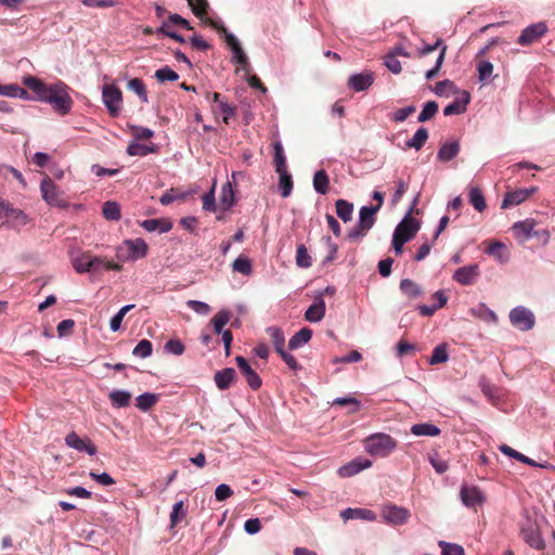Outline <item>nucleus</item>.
Listing matches in <instances>:
<instances>
[{"instance_id": "obj_1", "label": "nucleus", "mask_w": 555, "mask_h": 555, "mask_svg": "<svg viewBox=\"0 0 555 555\" xmlns=\"http://www.w3.org/2000/svg\"><path fill=\"white\" fill-rule=\"evenodd\" d=\"M24 85L36 93L40 101L51 104L57 114L64 116L70 112L74 102L68 93L69 88L64 82L47 85L34 76H28L24 78Z\"/></svg>"}, {"instance_id": "obj_2", "label": "nucleus", "mask_w": 555, "mask_h": 555, "mask_svg": "<svg viewBox=\"0 0 555 555\" xmlns=\"http://www.w3.org/2000/svg\"><path fill=\"white\" fill-rule=\"evenodd\" d=\"M398 442L390 435L376 433L363 440L364 450L372 456L386 457L397 449Z\"/></svg>"}, {"instance_id": "obj_3", "label": "nucleus", "mask_w": 555, "mask_h": 555, "mask_svg": "<svg viewBox=\"0 0 555 555\" xmlns=\"http://www.w3.org/2000/svg\"><path fill=\"white\" fill-rule=\"evenodd\" d=\"M378 211V207L363 206L359 212V222L357 227L348 233L350 241H357L366 235L375 223V215Z\"/></svg>"}, {"instance_id": "obj_4", "label": "nucleus", "mask_w": 555, "mask_h": 555, "mask_svg": "<svg viewBox=\"0 0 555 555\" xmlns=\"http://www.w3.org/2000/svg\"><path fill=\"white\" fill-rule=\"evenodd\" d=\"M103 102L112 117H117L120 113L122 93L115 85H105L102 90Z\"/></svg>"}, {"instance_id": "obj_5", "label": "nucleus", "mask_w": 555, "mask_h": 555, "mask_svg": "<svg viewBox=\"0 0 555 555\" xmlns=\"http://www.w3.org/2000/svg\"><path fill=\"white\" fill-rule=\"evenodd\" d=\"M548 28L544 22L531 24L526 27L517 39V43L522 47H528L538 42L546 33Z\"/></svg>"}, {"instance_id": "obj_6", "label": "nucleus", "mask_w": 555, "mask_h": 555, "mask_svg": "<svg viewBox=\"0 0 555 555\" xmlns=\"http://www.w3.org/2000/svg\"><path fill=\"white\" fill-rule=\"evenodd\" d=\"M520 532L525 542L532 548L539 551L545 548V542L542 539L539 526L535 522L527 520L526 524L522 525Z\"/></svg>"}, {"instance_id": "obj_7", "label": "nucleus", "mask_w": 555, "mask_h": 555, "mask_svg": "<svg viewBox=\"0 0 555 555\" xmlns=\"http://www.w3.org/2000/svg\"><path fill=\"white\" fill-rule=\"evenodd\" d=\"M511 323L520 331H529L534 326L533 313L524 307L514 308L509 312Z\"/></svg>"}, {"instance_id": "obj_8", "label": "nucleus", "mask_w": 555, "mask_h": 555, "mask_svg": "<svg viewBox=\"0 0 555 555\" xmlns=\"http://www.w3.org/2000/svg\"><path fill=\"white\" fill-rule=\"evenodd\" d=\"M40 190L42 198L51 206L61 207L64 205V201L61 196V191L57 185L48 176L41 181Z\"/></svg>"}, {"instance_id": "obj_9", "label": "nucleus", "mask_w": 555, "mask_h": 555, "mask_svg": "<svg viewBox=\"0 0 555 555\" xmlns=\"http://www.w3.org/2000/svg\"><path fill=\"white\" fill-rule=\"evenodd\" d=\"M420 228L421 224L418 220L410 216H405L396 227L393 235L401 240L404 238L405 242H409L416 235Z\"/></svg>"}, {"instance_id": "obj_10", "label": "nucleus", "mask_w": 555, "mask_h": 555, "mask_svg": "<svg viewBox=\"0 0 555 555\" xmlns=\"http://www.w3.org/2000/svg\"><path fill=\"white\" fill-rule=\"evenodd\" d=\"M101 262V257L92 256L90 253H83L73 260V266L78 273L98 272Z\"/></svg>"}, {"instance_id": "obj_11", "label": "nucleus", "mask_w": 555, "mask_h": 555, "mask_svg": "<svg viewBox=\"0 0 555 555\" xmlns=\"http://www.w3.org/2000/svg\"><path fill=\"white\" fill-rule=\"evenodd\" d=\"M67 447L73 448L79 452H86L89 455H94L98 452L95 444L89 438H80L75 431L69 433L65 437Z\"/></svg>"}, {"instance_id": "obj_12", "label": "nucleus", "mask_w": 555, "mask_h": 555, "mask_svg": "<svg viewBox=\"0 0 555 555\" xmlns=\"http://www.w3.org/2000/svg\"><path fill=\"white\" fill-rule=\"evenodd\" d=\"M235 362L237 364L238 370L245 376L247 384L253 390H258L261 387V378L260 376L253 370L247 360L237 356L235 358Z\"/></svg>"}, {"instance_id": "obj_13", "label": "nucleus", "mask_w": 555, "mask_h": 555, "mask_svg": "<svg viewBox=\"0 0 555 555\" xmlns=\"http://www.w3.org/2000/svg\"><path fill=\"white\" fill-rule=\"evenodd\" d=\"M537 191V186H531L529 189H518L507 192L504 196L501 207L505 209L511 206L519 205L528 199L531 195H533Z\"/></svg>"}, {"instance_id": "obj_14", "label": "nucleus", "mask_w": 555, "mask_h": 555, "mask_svg": "<svg viewBox=\"0 0 555 555\" xmlns=\"http://www.w3.org/2000/svg\"><path fill=\"white\" fill-rule=\"evenodd\" d=\"M225 42L228 43V46L231 48V50L233 52V61L236 62L237 64H240L246 73H249L250 65L248 62V57L245 54V52L243 51L236 37L233 34H227Z\"/></svg>"}, {"instance_id": "obj_15", "label": "nucleus", "mask_w": 555, "mask_h": 555, "mask_svg": "<svg viewBox=\"0 0 555 555\" xmlns=\"http://www.w3.org/2000/svg\"><path fill=\"white\" fill-rule=\"evenodd\" d=\"M535 224L534 220L526 219L514 223L512 230L517 240L525 242L539 234V232L534 230Z\"/></svg>"}, {"instance_id": "obj_16", "label": "nucleus", "mask_w": 555, "mask_h": 555, "mask_svg": "<svg viewBox=\"0 0 555 555\" xmlns=\"http://www.w3.org/2000/svg\"><path fill=\"white\" fill-rule=\"evenodd\" d=\"M479 275V267L478 264L474 263L459 268L453 274V280L461 285L467 286L472 285Z\"/></svg>"}, {"instance_id": "obj_17", "label": "nucleus", "mask_w": 555, "mask_h": 555, "mask_svg": "<svg viewBox=\"0 0 555 555\" xmlns=\"http://www.w3.org/2000/svg\"><path fill=\"white\" fill-rule=\"evenodd\" d=\"M384 518L393 525H403L410 518V512L396 505L386 506L383 511Z\"/></svg>"}, {"instance_id": "obj_18", "label": "nucleus", "mask_w": 555, "mask_h": 555, "mask_svg": "<svg viewBox=\"0 0 555 555\" xmlns=\"http://www.w3.org/2000/svg\"><path fill=\"white\" fill-rule=\"evenodd\" d=\"M461 499L467 507H475L483 503L485 498L477 487L464 486L461 489Z\"/></svg>"}, {"instance_id": "obj_19", "label": "nucleus", "mask_w": 555, "mask_h": 555, "mask_svg": "<svg viewBox=\"0 0 555 555\" xmlns=\"http://www.w3.org/2000/svg\"><path fill=\"white\" fill-rule=\"evenodd\" d=\"M374 75L371 72L352 75L348 80V86L357 92L364 91L373 85Z\"/></svg>"}, {"instance_id": "obj_20", "label": "nucleus", "mask_w": 555, "mask_h": 555, "mask_svg": "<svg viewBox=\"0 0 555 555\" xmlns=\"http://www.w3.org/2000/svg\"><path fill=\"white\" fill-rule=\"evenodd\" d=\"M125 246L128 251V257L133 260L143 258L147 254V244L142 238L127 240L125 241Z\"/></svg>"}, {"instance_id": "obj_21", "label": "nucleus", "mask_w": 555, "mask_h": 555, "mask_svg": "<svg viewBox=\"0 0 555 555\" xmlns=\"http://www.w3.org/2000/svg\"><path fill=\"white\" fill-rule=\"evenodd\" d=\"M236 378V372L232 367H225L217 371L214 376V380L220 390L228 389Z\"/></svg>"}, {"instance_id": "obj_22", "label": "nucleus", "mask_w": 555, "mask_h": 555, "mask_svg": "<svg viewBox=\"0 0 555 555\" xmlns=\"http://www.w3.org/2000/svg\"><path fill=\"white\" fill-rule=\"evenodd\" d=\"M488 244L486 253L494 257L500 263H505L508 260V251L506 246L501 242H486Z\"/></svg>"}, {"instance_id": "obj_23", "label": "nucleus", "mask_w": 555, "mask_h": 555, "mask_svg": "<svg viewBox=\"0 0 555 555\" xmlns=\"http://www.w3.org/2000/svg\"><path fill=\"white\" fill-rule=\"evenodd\" d=\"M325 315V302L323 299L315 300L305 312L308 322H320Z\"/></svg>"}, {"instance_id": "obj_24", "label": "nucleus", "mask_w": 555, "mask_h": 555, "mask_svg": "<svg viewBox=\"0 0 555 555\" xmlns=\"http://www.w3.org/2000/svg\"><path fill=\"white\" fill-rule=\"evenodd\" d=\"M219 202L220 208L223 211L229 210L235 204V194L231 182H227L222 185Z\"/></svg>"}, {"instance_id": "obj_25", "label": "nucleus", "mask_w": 555, "mask_h": 555, "mask_svg": "<svg viewBox=\"0 0 555 555\" xmlns=\"http://www.w3.org/2000/svg\"><path fill=\"white\" fill-rule=\"evenodd\" d=\"M141 225L149 232L159 231L160 233H166L172 228V223L164 218L146 219L141 223Z\"/></svg>"}, {"instance_id": "obj_26", "label": "nucleus", "mask_w": 555, "mask_h": 555, "mask_svg": "<svg viewBox=\"0 0 555 555\" xmlns=\"http://www.w3.org/2000/svg\"><path fill=\"white\" fill-rule=\"evenodd\" d=\"M340 516L344 520L349 519H366V520H374L375 514L371 509L365 508H346L340 513Z\"/></svg>"}, {"instance_id": "obj_27", "label": "nucleus", "mask_w": 555, "mask_h": 555, "mask_svg": "<svg viewBox=\"0 0 555 555\" xmlns=\"http://www.w3.org/2000/svg\"><path fill=\"white\" fill-rule=\"evenodd\" d=\"M460 152V143L457 141L443 143L437 154L440 162H449L453 159Z\"/></svg>"}, {"instance_id": "obj_28", "label": "nucleus", "mask_w": 555, "mask_h": 555, "mask_svg": "<svg viewBox=\"0 0 555 555\" xmlns=\"http://www.w3.org/2000/svg\"><path fill=\"white\" fill-rule=\"evenodd\" d=\"M11 223L13 228H22L28 223L27 215L17 208H14L9 204V209L7 215L4 216Z\"/></svg>"}, {"instance_id": "obj_29", "label": "nucleus", "mask_w": 555, "mask_h": 555, "mask_svg": "<svg viewBox=\"0 0 555 555\" xmlns=\"http://www.w3.org/2000/svg\"><path fill=\"white\" fill-rule=\"evenodd\" d=\"M371 465H372V462L369 460H365L364 462L352 461V462L348 463L347 465L341 466L339 468L338 473L341 477H350V476H353V475L360 473L361 470H363L365 468L371 467Z\"/></svg>"}, {"instance_id": "obj_30", "label": "nucleus", "mask_w": 555, "mask_h": 555, "mask_svg": "<svg viewBox=\"0 0 555 555\" xmlns=\"http://www.w3.org/2000/svg\"><path fill=\"white\" fill-rule=\"evenodd\" d=\"M468 102H469V94L467 92H464L463 99L455 100L452 103L448 104L443 109V114L446 116L463 114L466 111V105L468 104Z\"/></svg>"}, {"instance_id": "obj_31", "label": "nucleus", "mask_w": 555, "mask_h": 555, "mask_svg": "<svg viewBox=\"0 0 555 555\" xmlns=\"http://www.w3.org/2000/svg\"><path fill=\"white\" fill-rule=\"evenodd\" d=\"M400 291L411 299L418 298L423 295L422 287L410 279L401 280Z\"/></svg>"}, {"instance_id": "obj_32", "label": "nucleus", "mask_w": 555, "mask_h": 555, "mask_svg": "<svg viewBox=\"0 0 555 555\" xmlns=\"http://www.w3.org/2000/svg\"><path fill=\"white\" fill-rule=\"evenodd\" d=\"M108 398L114 408H126L130 404L131 393L126 390H113L109 392Z\"/></svg>"}, {"instance_id": "obj_33", "label": "nucleus", "mask_w": 555, "mask_h": 555, "mask_svg": "<svg viewBox=\"0 0 555 555\" xmlns=\"http://www.w3.org/2000/svg\"><path fill=\"white\" fill-rule=\"evenodd\" d=\"M411 433L415 436H429V437H437L440 435L441 430L439 427H437L434 424L430 423H421V424H414L411 427Z\"/></svg>"}, {"instance_id": "obj_34", "label": "nucleus", "mask_w": 555, "mask_h": 555, "mask_svg": "<svg viewBox=\"0 0 555 555\" xmlns=\"http://www.w3.org/2000/svg\"><path fill=\"white\" fill-rule=\"evenodd\" d=\"M312 337V331L308 327H304L298 331L288 341V347L292 350L298 349L307 344Z\"/></svg>"}, {"instance_id": "obj_35", "label": "nucleus", "mask_w": 555, "mask_h": 555, "mask_svg": "<svg viewBox=\"0 0 555 555\" xmlns=\"http://www.w3.org/2000/svg\"><path fill=\"white\" fill-rule=\"evenodd\" d=\"M313 188L322 195H325L330 190V179L325 170L321 169L314 173Z\"/></svg>"}, {"instance_id": "obj_36", "label": "nucleus", "mask_w": 555, "mask_h": 555, "mask_svg": "<svg viewBox=\"0 0 555 555\" xmlns=\"http://www.w3.org/2000/svg\"><path fill=\"white\" fill-rule=\"evenodd\" d=\"M280 176L279 180V190L281 191V195L285 198L288 197L293 191V179L287 169H283L282 171H276Z\"/></svg>"}, {"instance_id": "obj_37", "label": "nucleus", "mask_w": 555, "mask_h": 555, "mask_svg": "<svg viewBox=\"0 0 555 555\" xmlns=\"http://www.w3.org/2000/svg\"><path fill=\"white\" fill-rule=\"evenodd\" d=\"M336 214L344 221L348 222L352 219L353 204L346 199H337L335 203Z\"/></svg>"}, {"instance_id": "obj_38", "label": "nucleus", "mask_w": 555, "mask_h": 555, "mask_svg": "<svg viewBox=\"0 0 555 555\" xmlns=\"http://www.w3.org/2000/svg\"><path fill=\"white\" fill-rule=\"evenodd\" d=\"M267 334L271 338V343L274 345L275 351H282L285 346V336L283 331L276 326H269L266 330Z\"/></svg>"}, {"instance_id": "obj_39", "label": "nucleus", "mask_w": 555, "mask_h": 555, "mask_svg": "<svg viewBox=\"0 0 555 555\" xmlns=\"http://www.w3.org/2000/svg\"><path fill=\"white\" fill-rule=\"evenodd\" d=\"M469 203L474 208L481 212L486 209L487 204L482 191L479 188H472L469 191Z\"/></svg>"}, {"instance_id": "obj_40", "label": "nucleus", "mask_w": 555, "mask_h": 555, "mask_svg": "<svg viewBox=\"0 0 555 555\" xmlns=\"http://www.w3.org/2000/svg\"><path fill=\"white\" fill-rule=\"evenodd\" d=\"M127 87L129 90L137 93L142 102L146 103L149 101L147 91L142 79L132 78L128 81Z\"/></svg>"}, {"instance_id": "obj_41", "label": "nucleus", "mask_w": 555, "mask_h": 555, "mask_svg": "<svg viewBox=\"0 0 555 555\" xmlns=\"http://www.w3.org/2000/svg\"><path fill=\"white\" fill-rule=\"evenodd\" d=\"M102 212L105 219L117 221L120 219V207L116 202H105L102 207Z\"/></svg>"}, {"instance_id": "obj_42", "label": "nucleus", "mask_w": 555, "mask_h": 555, "mask_svg": "<svg viewBox=\"0 0 555 555\" xmlns=\"http://www.w3.org/2000/svg\"><path fill=\"white\" fill-rule=\"evenodd\" d=\"M158 400V397L157 395L155 393H150V392H145V393H142L140 395L139 397H137L135 399V405L138 409H140L141 411H147L150 410L153 405L156 404Z\"/></svg>"}, {"instance_id": "obj_43", "label": "nucleus", "mask_w": 555, "mask_h": 555, "mask_svg": "<svg viewBox=\"0 0 555 555\" xmlns=\"http://www.w3.org/2000/svg\"><path fill=\"white\" fill-rule=\"evenodd\" d=\"M428 139V131L425 128H420L414 133L413 138L406 142L408 147L421 150Z\"/></svg>"}, {"instance_id": "obj_44", "label": "nucleus", "mask_w": 555, "mask_h": 555, "mask_svg": "<svg viewBox=\"0 0 555 555\" xmlns=\"http://www.w3.org/2000/svg\"><path fill=\"white\" fill-rule=\"evenodd\" d=\"M448 359H449V354H448V350H447V345L440 344L434 348L431 357L429 359V363L431 365L441 364V363L447 362Z\"/></svg>"}, {"instance_id": "obj_45", "label": "nucleus", "mask_w": 555, "mask_h": 555, "mask_svg": "<svg viewBox=\"0 0 555 555\" xmlns=\"http://www.w3.org/2000/svg\"><path fill=\"white\" fill-rule=\"evenodd\" d=\"M274 149V167L275 171H282L286 168V157L284 154L283 145L280 141L274 142L273 144Z\"/></svg>"}, {"instance_id": "obj_46", "label": "nucleus", "mask_w": 555, "mask_h": 555, "mask_svg": "<svg viewBox=\"0 0 555 555\" xmlns=\"http://www.w3.org/2000/svg\"><path fill=\"white\" fill-rule=\"evenodd\" d=\"M296 264L300 268H310L312 266V258L304 244L297 246Z\"/></svg>"}, {"instance_id": "obj_47", "label": "nucleus", "mask_w": 555, "mask_h": 555, "mask_svg": "<svg viewBox=\"0 0 555 555\" xmlns=\"http://www.w3.org/2000/svg\"><path fill=\"white\" fill-rule=\"evenodd\" d=\"M232 268H233V271L240 272L244 275H250L253 272V267H251L250 260L243 255L238 256L234 260Z\"/></svg>"}, {"instance_id": "obj_48", "label": "nucleus", "mask_w": 555, "mask_h": 555, "mask_svg": "<svg viewBox=\"0 0 555 555\" xmlns=\"http://www.w3.org/2000/svg\"><path fill=\"white\" fill-rule=\"evenodd\" d=\"M438 104L435 101H428L422 112L420 113L417 120L418 122H425L429 119H431L437 113H438Z\"/></svg>"}, {"instance_id": "obj_49", "label": "nucleus", "mask_w": 555, "mask_h": 555, "mask_svg": "<svg viewBox=\"0 0 555 555\" xmlns=\"http://www.w3.org/2000/svg\"><path fill=\"white\" fill-rule=\"evenodd\" d=\"M230 321V312L227 310L219 311L210 321L217 334L223 331L224 325Z\"/></svg>"}, {"instance_id": "obj_50", "label": "nucleus", "mask_w": 555, "mask_h": 555, "mask_svg": "<svg viewBox=\"0 0 555 555\" xmlns=\"http://www.w3.org/2000/svg\"><path fill=\"white\" fill-rule=\"evenodd\" d=\"M186 516V509L184 508L183 501L177 502L172 512L170 513V526L176 527Z\"/></svg>"}, {"instance_id": "obj_51", "label": "nucleus", "mask_w": 555, "mask_h": 555, "mask_svg": "<svg viewBox=\"0 0 555 555\" xmlns=\"http://www.w3.org/2000/svg\"><path fill=\"white\" fill-rule=\"evenodd\" d=\"M215 189L216 181H214L212 186L209 192H207L203 197V209L205 211L215 212L217 210L216 197H215Z\"/></svg>"}, {"instance_id": "obj_52", "label": "nucleus", "mask_w": 555, "mask_h": 555, "mask_svg": "<svg viewBox=\"0 0 555 555\" xmlns=\"http://www.w3.org/2000/svg\"><path fill=\"white\" fill-rule=\"evenodd\" d=\"M153 345L149 339H142L134 347L132 354L139 358H146L152 354Z\"/></svg>"}, {"instance_id": "obj_53", "label": "nucleus", "mask_w": 555, "mask_h": 555, "mask_svg": "<svg viewBox=\"0 0 555 555\" xmlns=\"http://www.w3.org/2000/svg\"><path fill=\"white\" fill-rule=\"evenodd\" d=\"M155 78L159 82L176 81L179 79V75L169 66H164L155 72Z\"/></svg>"}, {"instance_id": "obj_54", "label": "nucleus", "mask_w": 555, "mask_h": 555, "mask_svg": "<svg viewBox=\"0 0 555 555\" xmlns=\"http://www.w3.org/2000/svg\"><path fill=\"white\" fill-rule=\"evenodd\" d=\"M439 546L441 548L442 555H464L465 554L463 546L455 544V543L440 541Z\"/></svg>"}, {"instance_id": "obj_55", "label": "nucleus", "mask_w": 555, "mask_h": 555, "mask_svg": "<svg viewBox=\"0 0 555 555\" xmlns=\"http://www.w3.org/2000/svg\"><path fill=\"white\" fill-rule=\"evenodd\" d=\"M188 3L197 17L203 18L207 14V0H188Z\"/></svg>"}, {"instance_id": "obj_56", "label": "nucleus", "mask_w": 555, "mask_h": 555, "mask_svg": "<svg viewBox=\"0 0 555 555\" xmlns=\"http://www.w3.org/2000/svg\"><path fill=\"white\" fill-rule=\"evenodd\" d=\"M428 460H429L431 466L434 467V469L438 474H443L449 468L448 462L444 461L443 459H441L437 452L429 454Z\"/></svg>"}, {"instance_id": "obj_57", "label": "nucleus", "mask_w": 555, "mask_h": 555, "mask_svg": "<svg viewBox=\"0 0 555 555\" xmlns=\"http://www.w3.org/2000/svg\"><path fill=\"white\" fill-rule=\"evenodd\" d=\"M446 53H447V46H443L442 49L440 50L438 57H437L435 67L426 72L425 76L428 80L435 78L438 75V73L443 64Z\"/></svg>"}, {"instance_id": "obj_58", "label": "nucleus", "mask_w": 555, "mask_h": 555, "mask_svg": "<svg viewBox=\"0 0 555 555\" xmlns=\"http://www.w3.org/2000/svg\"><path fill=\"white\" fill-rule=\"evenodd\" d=\"M415 112V106L410 105L406 107L399 108L395 111L391 115V120L396 122H402L404 121L410 115H412Z\"/></svg>"}, {"instance_id": "obj_59", "label": "nucleus", "mask_w": 555, "mask_h": 555, "mask_svg": "<svg viewBox=\"0 0 555 555\" xmlns=\"http://www.w3.org/2000/svg\"><path fill=\"white\" fill-rule=\"evenodd\" d=\"M165 350L172 354L181 356L184 352L185 347L180 339H169L165 344Z\"/></svg>"}, {"instance_id": "obj_60", "label": "nucleus", "mask_w": 555, "mask_h": 555, "mask_svg": "<svg viewBox=\"0 0 555 555\" xmlns=\"http://www.w3.org/2000/svg\"><path fill=\"white\" fill-rule=\"evenodd\" d=\"M385 66L393 74H400L402 70L400 61L392 53L386 55Z\"/></svg>"}, {"instance_id": "obj_61", "label": "nucleus", "mask_w": 555, "mask_h": 555, "mask_svg": "<svg viewBox=\"0 0 555 555\" xmlns=\"http://www.w3.org/2000/svg\"><path fill=\"white\" fill-rule=\"evenodd\" d=\"M232 495H233L232 489L225 483H221L216 488L215 496L218 502H222Z\"/></svg>"}, {"instance_id": "obj_62", "label": "nucleus", "mask_w": 555, "mask_h": 555, "mask_svg": "<svg viewBox=\"0 0 555 555\" xmlns=\"http://www.w3.org/2000/svg\"><path fill=\"white\" fill-rule=\"evenodd\" d=\"M493 72V65L492 63L488 61H481L478 65V73H479V79L480 80H487L490 78Z\"/></svg>"}, {"instance_id": "obj_63", "label": "nucleus", "mask_w": 555, "mask_h": 555, "mask_svg": "<svg viewBox=\"0 0 555 555\" xmlns=\"http://www.w3.org/2000/svg\"><path fill=\"white\" fill-rule=\"evenodd\" d=\"M75 322L72 319H66L57 324V334L60 337L66 336L72 333Z\"/></svg>"}, {"instance_id": "obj_64", "label": "nucleus", "mask_w": 555, "mask_h": 555, "mask_svg": "<svg viewBox=\"0 0 555 555\" xmlns=\"http://www.w3.org/2000/svg\"><path fill=\"white\" fill-rule=\"evenodd\" d=\"M149 152L150 149L140 143H131L127 149V153L131 156H145Z\"/></svg>"}]
</instances>
